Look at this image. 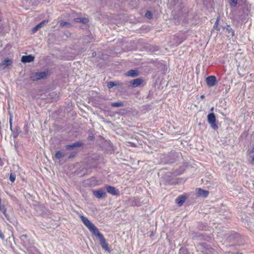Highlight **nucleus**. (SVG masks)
Instances as JSON below:
<instances>
[{
  "instance_id": "nucleus-1",
  "label": "nucleus",
  "mask_w": 254,
  "mask_h": 254,
  "mask_svg": "<svg viewBox=\"0 0 254 254\" xmlns=\"http://www.w3.org/2000/svg\"><path fill=\"white\" fill-rule=\"evenodd\" d=\"M216 117L213 113H209L207 115V122L210 124V127L214 130L218 128V126L216 124Z\"/></svg>"
},
{
  "instance_id": "nucleus-2",
  "label": "nucleus",
  "mask_w": 254,
  "mask_h": 254,
  "mask_svg": "<svg viewBox=\"0 0 254 254\" xmlns=\"http://www.w3.org/2000/svg\"><path fill=\"white\" fill-rule=\"evenodd\" d=\"M46 74L45 72H35L31 74L30 78L33 81H37L45 77Z\"/></svg>"
},
{
  "instance_id": "nucleus-3",
  "label": "nucleus",
  "mask_w": 254,
  "mask_h": 254,
  "mask_svg": "<svg viewBox=\"0 0 254 254\" xmlns=\"http://www.w3.org/2000/svg\"><path fill=\"white\" fill-rule=\"evenodd\" d=\"M80 219L83 223L86 226L89 230L90 229H92V228H93V227L94 225L91 223L87 217L84 216H81Z\"/></svg>"
},
{
  "instance_id": "nucleus-4",
  "label": "nucleus",
  "mask_w": 254,
  "mask_h": 254,
  "mask_svg": "<svg viewBox=\"0 0 254 254\" xmlns=\"http://www.w3.org/2000/svg\"><path fill=\"white\" fill-rule=\"evenodd\" d=\"M100 244L104 250L105 251L110 252V250L108 247V244L106 241V240L104 237V236H102L101 237L99 238Z\"/></svg>"
},
{
  "instance_id": "nucleus-5",
  "label": "nucleus",
  "mask_w": 254,
  "mask_h": 254,
  "mask_svg": "<svg viewBox=\"0 0 254 254\" xmlns=\"http://www.w3.org/2000/svg\"><path fill=\"white\" fill-rule=\"evenodd\" d=\"M206 82L208 86H213L216 83V78L214 75L208 76L206 78Z\"/></svg>"
},
{
  "instance_id": "nucleus-6",
  "label": "nucleus",
  "mask_w": 254,
  "mask_h": 254,
  "mask_svg": "<svg viewBox=\"0 0 254 254\" xmlns=\"http://www.w3.org/2000/svg\"><path fill=\"white\" fill-rule=\"evenodd\" d=\"M106 188L107 192L113 195H117L119 194V191L118 190H117L114 187L107 186Z\"/></svg>"
},
{
  "instance_id": "nucleus-7",
  "label": "nucleus",
  "mask_w": 254,
  "mask_h": 254,
  "mask_svg": "<svg viewBox=\"0 0 254 254\" xmlns=\"http://www.w3.org/2000/svg\"><path fill=\"white\" fill-rule=\"evenodd\" d=\"M83 145V143L81 141H78L71 144L67 145L66 149L67 150L72 149L76 147H79Z\"/></svg>"
},
{
  "instance_id": "nucleus-8",
  "label": "nucleus",
  "mask_w": 254,
  "mask_h": 254,
  "mask_svg": "<svg viewBox=\"0 0 254 254\" xmlns=\"http://www.w3.org/2000/svg\"><path fill=\"white\" fill-rule=\"evenodd\" d=\"M93 193L94 195L98 198L103 197L106 195V192L103 190H94L93 191Z\"/></svg>"
},
{
  "instance_id": "nucleus-9",
  "label": "nucleus",
  "mask_w": 254,
  "mask_h": 254,
  "mask_svg": "<svg viewBox=\"0 0 254 254\" xmlns=\"http://www.w3.org/2000/svg\"><path fill=\"white\" fill-rule=\"evenodd\" d=\"M34 57L31 55L23 56L21 58V62L23 63H30L34 60Z\"/></svg>"
},
{
  "instance_id": "nucleus-10",
  "label": "nucleus",
  "mask_w": 254,
  "mask_h": 254,
  "mask_svg": "<svg viewBox=\"0 0 254 254\" xmlns=\"http://www.w3.org/2000/svg\"><path fill=\"white\" fill-rule=\"evenodd\" d=\"M196 190L198 196L206 197L209 194V192L207 190H202L200 188L197 189Z\"/></svg>"
},
{
  "instance_id": "nucleus-11",
  "label": "nucleus",
  "mask_w": 254,
  "mask_h": 254,
  "mask_svg": "<svg viewBox=\"0 0 254 254\" xmlns=\"http://www.w3.org/2000/svg\"><path fill=\"white\" fill-rule=\"evenodd\" d=\"M89 231L93 233V235L97 236L98 238L101 237L103 235L99 231L98 228L94 225L93 228L90 229Z\"/></svg>"
},
{
  "instance_id": "nucleus-12",
  "label": "nucleus",
  "mask_w": 254,
  "mask_h": 254,
  "mask_svg": "<svg viewBox=\"0 0 254 254\" xmlns=\"http://www.w3.org/2000/svg\"><path fill=\"white\" fill-rule=\"evenodd\" d=\"M126 75L127 76L136 77L139 75V72L137 70L131 69L127 71L126 73Z\"/></svg>"
},
{
  "instance_id": "nucleus-13",
  "label": "nucleus",
  "mask_w": 254,
  "mask_h": 254,
  "mask_svg": "<svg viewBox=\"0 0 254 254\" xmlns=\"http://www.w3.org/2000/svg\"><path fill=\"white\" fill-rule=\"evenodd\" d=\"M142 82V80L140 78H136L130 81V84H131L133 87H136L140 85Z\"/></svg>"
},
{
  "instance_id": "nucleus-14",
  "label": "nucleus",
  "mask_w": 254,
  "mask_h": 254,
  "mask_svg": "<svg viewBox=\"0 0 254 254\" xmlns=\"http://www.w3.org/2000/svg\"><path fill=\"white\" fill-rule=\"evenodd\" d=\"M12 63V62L11 60L8 59H6L2 62V63L0 64V66L3 69L11 64Z\"/></svg>"
},
{
  "instance_id": "nucleus-15",
  "label": "nucleus",
  "mask_w": 254,
  "mask_h": 254,
  "mask_svg": "<svg viewBox=\"0 0 254 254\" xmlns=\"http://www.w3.org/2000/svg\"><path fill=\"white\" fill-rule=\"evenodd\" d=\"M186 200V197L183 195H180L176 199V202L178 204L179 206L182 205Z\"/></svg>"
},
{
  "instance_id": "nucleus-16",
  "label": "nucleus",
  "mask_w": 254,
  "mask_h": 254,
  "mask_svg": "<svg viewBox=\"0 0 254 254\" xmlns=\"http://www.w3.org/2000/svg\"><path fill=\"white\" fill-rule=\"evenodd\" d=\"M122 84V83L119 81H110L107 83V87L109 89L112 88L114 86H119Z\"/></svg>"
},
{
  "instance_id": "nucleus-17",
  "label": "nucleus",
  "mask_w": 254,
  "mask_h": 254,
  "mask_svg": "<svg viewBox=\"0 0 254 254\" xmlns=\"http://www.w3.org/2000/svg\"><path fill=\"white\" fill-rule=\"evenodd\" d=\"M46 23H47V21H46L45 20H44V21H42L41 23H40L39 24H37L36 26H35L32 29V33H34L36 32H37L39 29H40V28L43 27L44 25H45Z\"/></svg>"
},
{
  "instance_id": "nucleus-18",
  "label": "nucleus",
  "mask_w": 254,
  "mask_h": 254,
  "mask_svg": "<svg viewBox=\"0 0 254 254\" xmlns=\"http://www.w3.org/2000/svg\"><path fill=\"white\" fill-rule=\"evenodd\" d=\"M75 21L76 22H80L82 23H86L88 22V20L85 18L79 17L75 19Z\"/></svg>"
},
{
  "instance_id": "nucleus-19",
  "label": "nucleus",
  "mask_w": 254,
  "mask_h": 254,
  "mask_svg": "<svg viewBox=\"0 0 254 254\" xmlns=\"http://www.w3.org/2000/svg\"><path fill=\"white\" fill-rule=\"evenodd\" d=\"M64 156V154L61 151H58L56 152L55 157L57 159H60Z\"/></svg>"
},
{
  "instance_id": "nucleus-20",
  "label": "nucleus",
  "mask_w": 254,
  "mask_h": 254,
  "mask_svg": "<svg viewBox=\"0 0 254 254\" xmlns=\"http://www.w3.org/2000/svg\"><path fill=\"white\" fill-rule=\"evenodd\" d=\"M124 105L122 102L112 103L111 105L113 107H122Z\"/></svg>"
},
{
  "instance_id": "nucleus-21",
  "label": "nucleus",
  "mask_w": 254,
  "mask_h": 254,
  "mask_svg": "<svg viewBox=\"0 0 254 254\" xmlns=\"http://www.w3.org/2000/svg\"><path fill=\"white\" fill-rule=\"evenodd\" d=\"M71 26V24L68 23V22H67L66 21H61V23H60V26L61 27H64V26H66V27H70Z\"/></svg>"
},
{
  "instance_id": "nucleus-22",
  "label": "nucleus",
  "mask_w": 254,
  "mask_h": 254,
  "mask_svg": "<svg viewBox=\"0 0 254 254\" xmlns=\"http://www.w3.org/2000/svg\"><path fill=\"white\" fill-rule=\"evenodd\" d=\"M230 5L231 7H235L238 4L237 0H230Z\"/></svg>"
},
{
  "instance_id": "nucleus-23",
  "label": "nucleus",
  "mask_w": 254,
  "mask_h": 254,
  "mask_svg": "<svg viewBox=\"0 0 254 254\" xmlns=\"http://www.w3.org/2000/svg\"><path fill=\"white\" fill-rule=\"evenodd\" d=\"M16 178V175L14 173H11L9 177V180L12 182L13 183Z\"/></svg>"
},
{
  "instance_id": "nucleus-24",
  "label": "nucleus",
  "mask_w": 254,
  "mask_h": 254,
  "mask_svg": "<svg viewBox=\"0 0 254 254\" xmlns=\"http://www.w3.org/2000/svg\"><path fill=\"white\" fill-rule=\"evenodd\" d=\"M227 30L229 32V33H231L232 36L234 35V31L232 29V28L230 27V26H228L227 28Z\"/></svg>"
},
{
  "instance_id": "nucleus-25",
  "label": "nucleus",
  "mask_w": 254,
  "mask_h": 254,
  "mask_svg": "<svg viewBox=\"0 0 254 254\" xmlns=\"http://www.w3.org/2000/svg\"><path fill=\"white\" fill-rule=\"evenodd\" d=\"M152 14L151 13V12L149 11H148L146 13H145V17L148 18H152Z\"/></svg>"
},
{
  "instance_id": "nucleus-26",
  "label": "nucleus",
  "mask_w": 254,
  "mask_h": 254,
  "mask_svg": "<svg viewBox=\"0 0 254 254\" xmlns=\"http://www.w3.org/2000/svg\"><path fill=\"white\" fill-rule=\"evenodd\" d=\"M27 235L26 234H23L20 236V239L24 243L25 242V240L27 238Z\"/></svg>"
},
{
  "instance_id": "nucleus-27",
  "label": "nucleus",
  "mask_w": 254,
  "mask_h": 254,
  "mask_svg": "<svg viewBox=\"0 0 254 254\" xmlns=\"http://www.w3.org/2000/svg\"><path fill=\"white\" fill-rule=\"evenodd\" d=\"M75 155H76V153H75V152L71 153H70V154L69 155L68 158H73V157H75Z\"/></svg>"
},
{
  "instance_id": "nucleus-28",
  "label": "nucleus",
  "mask_w": 254,
  "mask_h": 254,
  "mask_svg": "<svg viewBox=\"0 0 254 254\" xmlns=\"http://www.w3.org/2000/svg\"><path fill=\"white\" fill-rule=\"evenodd\" d=\"M3 214L5 215V216L7 218V219H8V218L7 217V215L6 213V210L5 209H2Z\"/></svg>"
},
{
  "instance_id": "nucleus-29",
  "label": "nucleus",
  "mask_w": 254,
  "mask_h": 254,
  "mask_svg": "<svg viewBox=\"0 0 254 254\" xmlns=\"http://www.w3.org/2000/svg\"><path fill=\"white\" fill-rule=\"evenodd\" d=\"M0 238H1L2 239H4V236L2 234V233L1 232L0 230Z\"/></svg>"
},
{
  "instance_id": "nucleus-30",
  "label": "nucleus",
  "mask_w": 254,
  "mask_h": 254,
  "mask_svg": "<svg viewBox=\"0 0 254 254\" xmlns=\"http://www.w3.org/2000/svg\"><path fill=\"white\" fill-rule=\"evenodd\" d=\"M218 20H217L213 26V28H216V27L218 26Z\"/></svg>"
},
{
  "instance_id": "nucleus-31",
  "label": "nucleus",
  "mask_w": 254,
  "mask_h": 254,
  "mask_svg": "<svg viewBox=\"0 0 254 254\" xmlns=\"http://www.w3.org/2000/svg\"><path fill=\"white\" fill-rule=\"evenodd\" d=\"M96 56V52H93L92 53V57H95Z\"/></svg>"
},
{
  "instance_id": "nucleus-32",
  "label": "nucleus",
  "mask_w": 254,
  "mask_h": 254,
  "mask_svg": "<svg viewBox=\"0 0 254 254\" xmlns=\"http://www.w3.org/2000/svg\"><path fill=\"white\" fill-rule=\"evenodd\" d=\"M200 98H201V99H203V98H204V95H201V96H200Z\"/></svg>"
},
{
  "instance_id": "nucleus-33",
  "label": "nucleus",
  "mask_w": 254,
  "mask_h": 254,
  "mask_svg": "<svg viewBox=\"0 0 254 254\" xmlns=\"http://www.w3.org/2000/svg\"><path fill=\"white\" fill-rule=\"evenodd\" d=\"M213 110H214V108H213V107H212V108H211V109H210V111L212 112H213Z\"/></svg>"
},
{
  "instance_id": "nucleus-34",
  "label": "nucleus",
  "mask_w": 254,
  "mask_h": 254,
  "mask_svg": "<svg viewBox=\"0 0 254 254\" xmlns=\"http://www.w3.org/2000/svg\"><path fill=\"white\" fill-rule=\"evenodd\" d=\"M252 163H254V156L253 157V159H252Z\"/></svg>"
},
{
  "instance_id": "nucleus-35",
  "label": "nucleus",
  "mask_w": 254,
  "mask_h": 254,
  "mask_svg": "<svg viewBox=\"0 0 254 254\" xmlns=\"http://www.w3.org/2000/svg\"><path fill=\"white\" fill-rule=\"evenodd\" d=\"M252 152H254V147L253 148V149L252 150Z\"/></svg>"
},
{
  "instance_id": "nucleus-36",
  "label": "nucleus",
  "mask_w": 254,
  "mask_h": 254,
  "mask_svg": "<svg viewBox=\"0 0 254 254\" xmlns=\"http://www.w3.org/2000/svg\"><path fill=\"white\" fill-rule=\"evenodd\" d=\"M16 136H17V135H16V134H15V135L14 136V137H16Z\"/></svg>"
},
{
  "instance_id": "nucleus-37",
  "label": "nucleus",
  "mask_w": 254,
  "mask_h": 254,
  "mask_svg": "<svg viewBox=\"0 0 254 254\" xmlns=\"http://www.w3.org/2000/svg\"><path fill=\"white\" fill-rule=\"evenodd\" d=\"M92 137H91V136H89V138L90 139H91V138H92Z\"/></svg>"
}]
</instances>
